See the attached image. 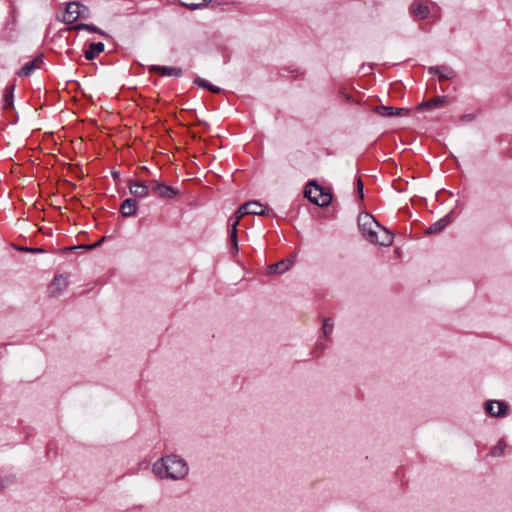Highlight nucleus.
Listing matches in <instances>:
<instances>
[{"instance_id":"obj_28","label":"nucleus","mask_w":512,"mask_h":512,"mask_svg":"<svg viewBox=\"0 0 512 512\" xmlns=\"http://www.w3.org/2000/svg\"><path fill=\"white\" fill-rule=\"evenodd\" d=\"M89 25H90V24H87V23H79V24L75 25L73 28H74L75 30H79V31H80V30H86V31H88V29H89Z\"/></svg>"},{"instance_id":"obj_1","label":"nucleus","mask_w":512,"mask_h":512,"mask_svg":"<svg viewBox=\"0 0 512 512\" xmlns=\"http://www.w3.org/2000/svg\"><path fill=\"white\" fill-rule=\"evenodd\" d=\"M154 473L160 478L183 479L188 474L187 463L176 455H168L153 464Z\"/></svg>"},{"instance_id":"obj_15","label":"nucleus","mask_w":512,"mask_h":512,"mask_svg":"<svg viewBox=\"0 0 512 512\" xmlns=\"http://www.w3.org/2000/svg\"><path fill=\"white\" fill-rule=\"evenodd\" d=\"M378 113L384 117H391L395 115L405 116L408 110L405 108H395L392 106H381L378 108Z\"/></svg>"},{"instance_id":"obj_25","label":"nucleus","mask_w":512,"mask_h":512,"mask_svg":"<svg viewBox=\"0 0 512 512\" xmlns=\"http://www.w3.org/2000/svg\"><path fill=\"white\" fill-rule=\"evenodd\" d=\"M194 84H196L197 86L201 87V88H204V89H209L211 83L208 82L206 79L204 78H201V77H196L194 79Z\"/></svg>"},{"instance_id":"obj_29","label":"nucleus","mask_w":512,"mask_h":512,"mask_svg":"<svg viewBox=\"0 0 512 512\" xmlns=\"http://www.w3.org/2000/svg\"><path fill=\"white\" fill-rule=\"evenodd\" d=\"M357 190L360 194V198H363V182L361 181V179L357 180Z\"/></svg>"},{"instance_id":"obj_31","label":"nucleus","mask_w":512,"mask_h":512,"mask_svg":"<svg viewBox=\"0 0 512 512\" xmlns=\"http://www.w3.org/2000/svg\"><path fill=\"white\" fill-rule=\"evenodd\" d=\"M501 453H502V452H501V449H500V447H498V446L494 447V448L491 450V454H492L493 456H500V455H501Z\"/></svg>"},{"instance_id":"obj_23","label":"nucleus","mask_w":512,"mask_h":512,"mask_svg":"<svg viewBox=\"0 0 512 512\" xmlns=\"http://www.w3.org/2000/svg\"><path fill=\"white\" fill-rule=\"evenodd\" d=\"M249 206H250V205H245V203H244L243 205H241V206L237 209V211L234 213V215H233V216H231V217L229 218V220H232V221H233V220H237V225H238V224H239L240 219H241L244 215H247V214H248V210H247V209H248V207H249Z\"/></svg>"},{"instance_id":"obj_7","label":"nucleus","mask_w":512,"mask_h":512,"mask_svg":"<svg viewBox=\"0 0 512 512\" xmlns=\"http://www.w3.org/2000/svg\"><path fill=\"white\" fill-rule=\"evenodd\" d=\"M151 183L153 184L152 191L161 198L172 199L178 194V191L171 186L158 183L157 181H152Z\"/></svg>"},{"instance_id":"obj_3","label":"nucleus","mask_w":512,"mask_h":512,"mask_svg":"<svg viewBox=\"0 0 512 512\" xmlns=\"http://www.w3.org/2000/svg\"><path fill=\"white\" fill-rule=\"evenodd\" d=\"M305 196L311 203L321 207L328 206L332 201V195L330 192L325 191V189L315 181H311L307 184L305 188Z\"/></svg>"},{"instance_id":"obj_32","label":"nucleus","mask_w":512,"mask_h":512,"mask_svg":"<svg viewBox=\"0 0 512 512\" xmlns=\"http://www.w3.org/2000/svg\"><path fill=\"white\" fill-rule=\"evenodd\" d=\"M6 482H7V483H4V482L2 481V479L0 478V489L5 488V487L7 486V484H8V483H11V482H12V479H11V478H7V479H6Z\"/></svg>"},{"instance_id":"obj_26","label":"nucleus","mask_w":512,"mask_h":512,"mask_svg":"<svg viewBox=\"0 0 512 512\" xmlns=\"http://www.w3.org/2000/svg\"><path fill=\"white\" fill-rule=\"evenodd\" d=\"M88 31L91 32V33H98V34H100V35H102L104 37L108 36L103 30H101L100 28H98V27H96V26H94L92 24L89 25Z\"/></svg>"},{"instance_id":"obj_20","label":"nucleus","mask_w":512,"mask_h":512,"mask_svg":"<svg viewBox=\"0 0 512 512\" xmlns=\"http://www.w3.org/2000/svg\"><path fill=\"white\" fill-rule=\"evenodd\" d=\"M245 205H251L248 207V214L252 215H266L268 210L258 201H248Z\"/></svg>"},{"instance_id":"obj_14","label":"nucleus","mask_w":512,"mask_h":512,"mask_svg":"<svg viewBox=\"0 0 512 512\" xmlns=\"http://www.w3.org/2000/svg\"><path fill=\"white\" fill-rule=\"evenodd\" d=\"M228 220L229 227V241L231 243V250L233 254L238 253V240H237V220Z\"/></svg>"},{"instance_id":"obj_35","label":"nucleus","mask_w":512,"mask_h":512,"mask_svg":"<svg viewBox=\"0 0 512 512\" xmlns=\"http://www.w3.org/2000/svg\"><path fill=\"white\" fill-rule=\"evenodd\" d=\"M386 235H389L386 231H384V237H382L380 240H386Z\"/></svg>"},{"instance_id":"obj_27","label":"nucleus","mask_w":512,"mask_h":512,"mask_svg":"<svg viewBox=\"0 0 512 512\" xmlns=\"http://www.w3.org/2000/svg\"><path fill=\"white\" fill-rule=\"evenodd\" d=\"M20 250L30 252V253H43L44 249L42 248H21Z\"/></svg>"},{"instance_id":"obj_12","label":"nucleus","mask_w":512,"mask_h":512,"mask_svg":"<svg viewBox=\"0 0 512 512\" xmlns=\"http://www.w3.org/2000/svg\"><path fill=\"white\" fill-rule=\"evenodd\" d=\"M410 12L418 19H425L429 14V8L426 3L414 0L410 6Z\"/></svg>"},{"instance_id":"obj_18","label":"nucleus","mask_w":512,"mask_h":512,"mask_svg":"<svg viewBox=\"0 0 512 512\" xmlns=\"http://www.w3.org/2000/svg\"><path fill=\"white\" fill-rule=\"evenodd\" d=\"M104 51L102 42L91 43L85 50L84 55L87 60H93L98 54Z\"/></svg>"},{"instance_id":"obj_19","label":"nucleus","mask_w":512,"mask_h":512,"mask_svg":"<svg viewBox=\"0 0 512 512\" xmlns=\"http://www.w3.org/2000/svg\"><path fill=\"white\" fill-rule=\"evenodd\" d=\"M15 85H8L4 89L3 102L4 109H10L13 107Z\"/></svg>"},{"instance_id":"obj_22","label":"nucleus","mask_w":512,"mask_h":512,"mask_svg":"<svg viewBox=\"0 0 512 512\" xmlns=\"http://www.w3.org/2000/svg\"><path fill=\"white\" fill-rule=\"evenodd\" d=\"M179 2L188 9L195 10L207 5L209 0H179Z\"/></svg>"},{"instance_id":"obj_13","label":"nucleus","mask_w":512,"mask_h":512,"mask_svg":"<svg viewBox=\"0 0 512 512\" xmlns=\"http://www.w3.org/2000/svg\"><path fill=\"white\" fill-rule=\"evenodd\" d=\"M138 203L135 199L127 198L120 205V213L123 217L136 215Z\"/></svg>"},{"instance_id":"obj_2","label":"nucleus","mask_w":512,"mask_h":512,"mask_svg":"<svg viewBox=\"0 0 512 512\" xmlns=\"http://www.w3.org/2000/svg\"><path fill=\"white\" fill-rule=\"evenodd\" d=\"M358 226L362 235L371 243H378L382 246H388L392 243V236L386 235V240H379L377 229L380 225L374 217L368 213H362L358 216Z\"/></svg>"},{"instance_id":"obj_5","label":"nucleus","mask_w":512,"mask_h":512,"mask_svg":"<svg viewBox=\"0 0 512 512\" xmlns=\"http://www.w3.org/2000/svg\"><path fill=\"white\" fill-rule=\"evenodd\" d=\"M43 63H44V55L41 53V54L37 55L33 60L25 63L22 66V68L17 72V75L19 77H28L36 69H39Z\"/></svg>"},{"instance_id":"obj_6","label":"nucleus","mask_w":512,"mask_h":512,"mask_svg":"<svg viewBox=\"0 0 512 512\" xmlns=\"http://www.w3.org/2000/svg\"><path fill=\"white\" fill-rule=\"evenodd\" d=\"M80 8L81 5L78 2L68 3L62 21L66 24L74 23L81 15Z\"/></svg>"},{"instance_id":"obj_24","label":"nucleus","mask_w":512,"mask_h":512,"mask_svg":"<svg viewBox=\"0 0 512 512\" xmlns=\"http://www.w3.org/2000/svg\"><path fill=\"white\" fill-rule=\"evenodd\" d=\"M322 330L325 337L331 334L333 330V322L330 318L323 320Z\"/></svg>"},{"instance_id":"obj_10","label":"nucleus","mask_w":512,"mask_h":512,"mask_svg":"<svg viewBox=\"0 0 512 512\" xmlns=\"http://www.w3.org/2000/svg\"><path fill=\"white\" fill-rule=\"evenodd\" d=\"M430 74H438L439 80H450L455 77L454 70L449 66H431L428 69Z\"/></svg>"},{"instance_id":"obj_33","label":"nucleus","mask_w":512,"mask_h":512,"mask_svg":"<svg viewBox=\"0 0 512 512\" xmlns=\"http://www.w3.org/2000/svg\"><path fill=\"white\" fill-rule=\"evenodd\" d=\"M343 95H344V98H345L347 101H350V99H351L350 95L345 94V93H344Z\"/></svg>"},{"instance_id":"obj_21","label":"nucleus","mask_w":512,"mask_h":512,"mask_svg":"<svg viewBox=\"0 0 512 512\" xmlns=\"http://www.w3.org/2000/svg\"><path fill=\"white\" fill-rule=\"evenodd\" d=\"M447 101V96H438L423 102L419 105L420 109H432L443 105Z\"/></svg>"},{"instance_id":"obj_30","label":"nucleus","mask_w":512,"mask_h":512,"mask_svg":"<svg viewBox=\"0 0 512 512\" xmlns=\"http://www.w3.org/2000/svg\"><path fill=\"white\" fill-rule=\"evenodd\" d=\"M208 90L211 91L212 93H216V94H219L222 92V88L215 86L213 84L210 85Z\"/></svg>"},{"instance_id":"obj_4","label":"nucleus","mask_w":512,"mask_h":512,"mask_svg":"<svg viewBox=\"0 0 512 512\" xmlns=\"http://www.w3.org/2000/svg\"><path fill=\"white\" fill-rule=\"evenodd\" d=\"M485 410L493 417H504L508 412V405L504 401L490 400L485 403Z\"/></svg>"},{"instance_id":"obj_34","label":"nucleus","mask_w":512,"mask_h":512,"mask_svg":"<svg viewBox=\"0 0 512 512\" xmlns=\"http://www.w3.org/2000/svg\"><path fill=\"white\" fill-rule=\"evenodd\" d=\"M97 245H99V243H95L93 245L86 246L85 248H89L90 249V248L96 247Z\"/></svg>"},{"instance_id":"obj_11","label":"nucleus","mask_w":512,"mask_h":512,"mask_svg":"<svg viewBox=\"0 0 512 512\" xmlns=\"http://www.w3.org/2000/svg\"><path fill=\"white\" fill-rule=\"evenodd\" d=\"M150 71L157 72L161 76H168V77H181L183 74V71L180 67H168V66H160V65H153L150 68Z\"/></svg>"},{"instance_id":"obj_8","label":"nucleus","mask_w":512,"mask_h":512,"mask_svg":"<svg viewBox=\"0 0 512 512\" xmlns=\"http://www.w3.org/2000/svg\"><path fill=\"white\" fill-rule=\"evenodd\" d=\"M68 285V280L63 275L55 276L49 286L50 296H58L62 293L63 290L66 289Z\"/></svg>"},{"instance_id":"obj_9","label":"nucleus","mask_w":512,"mask_h":512,"mask_svg":"<svg viewBox=\"0 0 512 512\" xmlns=\"http://www.w3.org/2000/svg\"><path fill=\"white\" fill-rule=\"evenodd\" d=\"M128 188L130 194L137 198H144L149 193V187L142 181L130 180Z\"/></svg>"},{"instance_id":"obj_17","label":"nucleus","mask_w":512,"mask_h":512,"mask_svg":"<svg viewBox=\"0 0 512 512\" xmlns=\"http://www.w3.org/2000/svg\"><path fill=\"white\" fill-rule=\"evenodd\" d=\"M292 263H293V261L291 259L281 260L275 264L270 265L268 267V273L269 274H276V273L282 274L290 268Z\"/></svg>"},{"instance_id":"obj_16","label":"nucleus","mask_w":512,"mask_h":512,"mask_svg":"<svg viewBox=\"0 0 512 512\" xmlns=\"http://www.w3.org/2000/svg\"><path fill=\"white\" fill-rule=\"evenodd\" d=\"M451 223L450 215H446L443 218L439 219L435 223L429 226L427 229L428 234H436L441 232L445 227H447Z\"/></svg>"}]
</instances>
